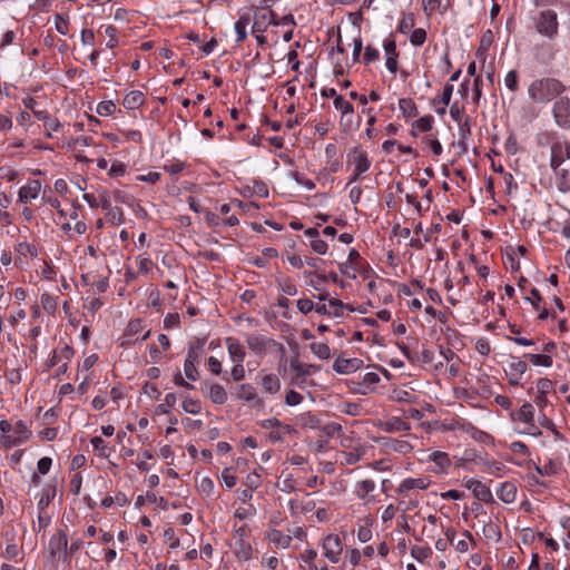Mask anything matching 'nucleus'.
<instances>
[{
    "label": "nucleus",
    "mask_w": 570,
    "mask_h": 570,
    "mask_svg": "<svg viewBox=\"0 0 570 570\" xmlns=\"http://www.w3.org/2000/svg\"><path fill=\"white\" fill-rule=\"evenodd\" d=\"M566 91V86L557 78L543 77L533 80L528 88L529 98L538 105H548Z\"/></svg>",
    "instance_id": "1"
},
{
    "label": "nucleus",
    "mask_w": 570,
    "mask_h": 570,
    "mask_svg": "<svg viewBox=\"0 0 570 570\" xmlns=\"http://www.w3.org/2000/svg\"><path fill=\"white\" fill-rule=\"evenodd\" d=\"M245 342L248 348L258 357H264L267 353L276 352L283 360L286 355L284 345L272 337H267L259 333L246 335Z\"/></svg>",
    "instance_id": "2"
},
{
    "label": "nucleus",
    "mask_w": 570,
    "mask_h": 570,
    "mask_svg": "<svg viewBox=\"0 0 570 570\" xmlns=\"http://www.w3.org/2000/svg\"><path fill=\"white\" fill-rule=\"evenodd\" d=\"M0 431L2 433V443L6 448L19 445L31 436V431L21 420L16 422L14 425L7 420L0 421Z\"/></svg>",
    "instance_id": "3"
},
{
    "label": "nucleus",
    "mask_w": 570,
    "mask_h": 570,
    "mask_svg": "<svg viewBox=\"0 0 570 570\" xmlns=\"http://www.w3.org/2000/svg\"><path fill=\"white\" fill-rule=\"evenodd\" d=\"M558 16L553 10H543L540 12L535 22L537 31L550 39L554 38L558 33Z\"/></svg>",
    "instance_id": "4"
},
{
    "label": "nucleus",
    "mask_w": 570,
    "mask_h": 570,
    "mask_svg": "<svg viewBox=\"0 0 570 570\" xmlns=\"http://www.w3.org/2000/svg\"><path fill=\"white\" fill-rule=\"evenodd\" d=\"M324 557L332 563H337L341 560L343 552V543L337 534L330 533L323 537L321 542Z\"/></svg>",
    "instance_id": "5"
},
{
    "label": "nucleus",
    "mask_w": 570,
    "mask_h": 570,
    "mask_svg": "<svg viewBox=\"0 0 570 570\" xmlns=\"http://www.w3.org/2000/svg\"><path fill=\"white\" fill-rule=\"evenodd\" d=\"M48 551L52 559L68 558V538L67 533L62 530H58L49 540Z\"/></svg>",
    "instance_id": "6"
},
{
    "label": "nucleus",
    "mask_w": 570,
    "mask_h": 570,
    "mask_svg": "<svg viewBox=\"0 0 570 570\" xmlns=\"http://www.w3.org/2000/svg\"><path fill=\"white\" fill-rule=\"evenodd\" d=\"M552 112L559 127L570 129V99L568 97H560L556 100Z\"/></svg>",
    "instance_id": "7"
},
{
    "label": "nucleus",
    "mask_w": 570,
    "mask_h": 570,
    "mask_svg": "<svg viewBox=\"0 0 570 570\" xmlns=\"http://www.w3.org/2000/svg\"><path fill=\"white\" fill-rule=\"evenodd\" d=\"M527 370L528 365L523 360L511 355L508 362V370H505V373L509 377V383L511 385L520 384L521 377L527 372Z\"/></svg>",
    "instance_id": "8"
},
{
    "label": "nucleus",
    "mask_w": 570,
    "mask_h": 570,
    "mask_svg": "<svg viewBox=\"0 0 570 570\" xmlns=\"http://www.w3.org/2000/svg\"><path fill=\"white\" fill-rule=\"evenodd\" d=\"M202 392L207 396L214 404L223 405L228 400V394L225 389L218 383L205 382L202 386Z\"/></svg>",
    "instance_id": "9"
},
{
    "label": "nucleus",
    "mask_w": 570,
    "mask_h": 570,
    "mask_svg": "<svg viewBox=\"0 0 570 570\" xmlns=\"http://www.w3.org/2000/svg\"><path fill=\"white\" fill-rule=\"evenodd\" d=\"M347 164L353 165L354 169L358 173H365L371 167V160L367 153L363 149L355 147L347 154Z\"/></svg>",
    "instance_id": "10"
},
{
    "label": "nucleus",
    "mask_w": 570,
    "mask_h": 570,
    "mask_svg": "<svg viewBox=\"0 0 570 570\" xmlns=\"http://www.w3.org/2000/svg\"><path fill=\"white\" fill-rule=\"evenodd\" d=\"M225 346L229 356V360L233 363H244L246 357L245 347L240 344V342L232 336H228L224 340Z\"/></svg>",
    "instance_id": "11"
},
{
    "label": "nucleus",
    "mask_w": 570,
    "mask_h": 570,
    "mask_svg": "<svg viewBox=\"0 0 570 570\" xmlns=\"http://www.w3.org/2000/svg\"><path fill=\"white\" fill-rule=\"evenodd\" d=\"M463 484L466 489L473 492V495L483 502L492 500V493L490 488L483 484L480 480L475 479H463Z\"/></svg>",
    "instance_id": "12"
},
{
    "label": "nucleus",
    "mask_w": 570,
    "mask_h": 570,
    "mask_svg": "<svg viewBox=\"0 0 570 570\" xmlns=\"http://www.w3.org/2000/svg\"><path fill=\"white\" fill-rule=\"evenodd\" d=\"M431 480L428 476L406 478L396 488L397 494H405L411 490H425L430 487Z\"/></svg>",
    "instance_id": "13"
},
{
    "label": "nucleus",
    "mask_w": 570,
    "mask_h": 570,
    "mask_svg": "<svg viewBox=\"0 0 570 570\" xmlns=\"http://www.w3.org/2000/svg\"><path fill=\"white\" fill-rule=\"evenodd\" d=\"M268 24H279L277 14L272 10L257 12L254 18L252 33L264 32Z\"/></svg>",
    "instance_id": "14"
},
{
    "label": "nucleus",
    "mask_w": 570,
    "mask_h": 570,
    "mask_svg": "<svg viewBox=\"0 0 570 570\" xmlns=\"http://www.w3.org/2000/svg\"><path fill=\"white\" fill-rule=\"evenodd\" d=\"M377 426L386 433L409 432L411 430V424L397 416L380 422Z\"/></svg>",
    "instance_id": "15"
},
{
    "label": "nucleus",
    "mask_w": 570,
    "mask_h": 570,
    "mask_svg": "<svg viewBox=\"0 0 570 570\" xmlns=\"http://www.w3.org/2000/svg\"><path fill=\"white\" fill-rule=\"evenodd\" d=\"M14 252L18 255V257L14 261V264L17 266L23 265V258L38 256V248L36 247V245L28 243L26 240L17 243L14 245Z\"/></svg>",
    "instance_id": "16"
},
{
    "label": "nucleus",
    "mask_w": 570,
    "mask_h": 570,
    "mask_svg": "<svg viewBox=\"0 0 570 570\" xmlns=\"http://www.w3.org/2000/svg\"><path fill=\"white\" fill-rule=\"evenodd\" d=\"M344 308H345V305L343 304L342 301H340L337 298H332V299H328L327 304L324 303L321 305H316L315 311L322 315H332L335 317H340L343 315Z\"/></svg>",
    "instance_id": "17"
},
{
    "label": "nucleus",
    "mask_w": 570,
    "mask_h": 570,
    "mask_svg": "<svg viewBox=\"0 0 570 570\" xmlns=\"http://www.w3.org/2000/svg\"><path fill=\"white\" fill-rule=\"evenodd\" d=\"M362 361L358 358H336L333 370L338 374H351L360 368Z\"/></svg>",
    "instance_id": "18"
},
{
    "label": "nucleus",
    "mask_w": 570,
    "mask_h": 570,
    "mask_svg": "<svg viewBox=\"0 0 570 570\" xmlns=\"http://www.w3.org/2000/svg\"><path fill=\"white\" fill-rule=\"evenodd\" d=\"M513 420H518L528 425L527 431L534 430V409L531 403L525 402L517 413L512 414Z\"/></svg>",
    "instance_id": "19"
},
{
    "label": "nucleus",
    "mask_w": 570,
    "mask_h": 570,
    "mask_svg": "<svg viewBox=\"0 0 570 570\" xmlns=\"http://www.w3.org/2000/svg\"><path fill=\"white\" fill-rule=\"evenodd\" d=\"M41 184L39 180H31L27 185L20 187L18 200L21 203H29L36 199L40 193Z\"/></svg>",
    "instance_id": "20"
},
{
    "label": "nucleus",
    "mask_w": 570,
    "mask_h": 570,
    "mask_svg": "<svg viewBox=\"0 0 570 570\" xmlns=\"http://www.w3.org/2000/svg\"><path fill=\"white\" fill-rule=\"evenodd\" d=\"M550 149H551L550 168L552 170H557L563 164L564 159L567 158L564 155V149L561 145V140L560 139L552 140V145H551Z\"/></svg>",
    "instance_id": "21"
},
{
    "label": "nucleus",
    "mask_w": 570,
    "mask_h": 570,
    "mask_svg": "<svg viewBox=\"0 0 570 570\" xmlns=\"http://www.w3.org/2000/svg\"><path fill=\"white\" fill-rule=\"evenodd\" d=\"M266 539L277 548L287 549L291 546L292 537L284 534L281 530L271 529L266 532Z\"/></svg>",
    "instance_id": "22"
},
{
    "label": "nucleus",
    "mask_w": 570,
    "mask_h": 570,
    "mask_svg": "<svg viewBox=\"0 0 570 570\" xmlns=\"http://www.w3.org/2000/svg\"><path fill=\"white\" fill-rule=\"evenodd\" d=\"M556 177V185L560 193H570V168H561L552 170Z\"/></svg>",
    "instance_id": "23"
},
{
    "label": "nucleus",
    "mask_w": 570,
    "mask_h": 570,
    "mask_svg": "<svg viewBox=\"0 0 570 570\" xmlns=\"http://www.w3.org/2000/svg\"><path fill=\"white\" fill-rule=\"evenodd\" d=\"M289 364H291V368L296 374V380L298 381L299 379H302V382H305L306 376L311 375L312 373H314L315 371L318 370L317 366L312 365V364L301 363V362H298L297 358H292Z\"/></svg>",
    "instance_id": "24"
},
{
    "label": "nucleus",
    "mask_w": 570,
    "mask_h": 570,
    "mask_svg": "<svg viewBox=\"0 0 570 570\" xmlns=\"http://www.w3.org/2000/svg\"><path fill=\"white\" fill-rule=\"evenodd\" d=\"M333 104L335 109L338 110L342 115L340 120L341 127L347 126V124H345V117L351 116L354 112L353 105L341 95L335 97Z\"/></svg>",
    "instance_id": "25"
},
{
    "label": "nucleus",
    "mask_w": 570,
    "mask_h": 570,
    "mask_svg": "<svg viewBox=\"0 0 570 570\" xmlns=\"http://www.w3.org/2000/svg\"><path fill=\"white\" fill-rule=\"evenodd\" d=\"M382 444L391 451L407 454L413 450L412 444L405 440L382 439Z\"/></svg>",
    "instance_id": "26"
},
{
    "label": "nucleus",
    "mask_w": 570,
    "mask_h": 570,
    "mask_svg": "<svg viewBox=\"0 0 570 570\" xmlns=\"http://www.w3.org/2000/svg\"><path fill=\"white\" fill-rule=\"evenodd\" d=\"M498 498L504 503H512L517 499V487L512 482H503L497 492Z\"/></svg>",
    "instance_id": "27"
},
{
    "label": "nucleus",
    "mask_w": 570,
    "mask_h": 570,
    "mask_svg": "<svg viewBox=\"0 0 570 570\" xmlns=\"http://www.w3.org/2000/svg\"><path fill=\"white\" fill-rule=\"evenodd\" d=\"M204 340L197 338L195 342L190 343L185 361L198 364L204 353Z\"/></svg>",
    "instance_id": "28"
},
{
    "label": "nucleus",
    "mask_w": 570,
    "mask_h": 570,
    "mask_svg": "<svg viewBox=\"0 0 570 570\" xmlns=\"http://www.w3.org/2000/svg\"><path fill=\"white\" fill-rule=\"evenodd\" d=\"M145 102V95L139 90L128 92L122 101V105L128 110L139 108Z\"/></svg>",
    "instance_id": "29"
},
{
    "label": "nucleus",
    "mask_w": 570,
    "mask_h": 570,
    "mask_svg": "<svg viewBox=\"0 0 570 570\" xmlns=\"http://www.w3.org/2000/svg\"><path fill=\"white\" fill-rule=\"evenodd\" d=\"M375 488H376V484L373 480L365 479V480L356 482L353 493L360 500H366L368 494L371 492H373L375 490Z\"/></svg>",
    "instance_id": "30"
},
{
    "label": "nucleus",
    "mask_w": 570,
    "mask_h": 570,
    "mask_svg": "<svg viewBox=\"0 0 570 570\" xmlns=\"http://www.w3.org/2000/svg\"><path fill=\"white\" fill-rule=\"evenodd\" d=\"M144 330L142 321L139 318L131 320L124 333V337H126L125 343L131 344L135 343V338L137 335Z\"/></svg>",
    "instance_id": "31"
},
{
    "label": "nucleus",
    "mask_w": 570,
    "mask_h": 570,
    "mask_svg": "<svg viewBox=\"0 0 570 570\" xmlns=\"http://www.w3.org/2000/svg\"><path fill=\"white\" fill-rule=\"evenodd\" d=\"M261 383L264 391L269 394H276L281 390V381L276 374L264 375Z\"/></svg>",
    "instance_id": "32"
},
{
    "label": "nucleus",
    "mask_w": 570,
    "mask_h": 570,
    "mask_svg": "<svg viewBox=\"0 0 570 570\" xmlns=\"http://www.w3.org/2000/svg\"><path fill=\"white\" fill-rule=\"evenodd\" d=\"M236 396L238 400H243L246 402L258 401L256 389L248 383H244L238 386Z\"/></svg>",
    "instance_id": "33"
},
{
    "label": "nucleus",
    "mask_w": 570,
    "mask_h": 570,
    "mask_svg": "<svg viewBox=\"0 0 570 570\" xmlns=\"http://www.w3.org/2000/svg\"><path fill=\"white\" fill-rule=\"evenodd\" d=\"M250 22V18L248 14H242L239 19L235 22L234 29L237 35L236 41L242 42L247 37V27Z\"/></svg>",
    "instance_id": "34"
},
{
    "label": "nucleus",
    "mask_w": 570,
    "mask_h": 570,
    "mask_svg": "<svg viewBox=\"0 0 570 570\" xmlns=\"http://www.w3.org/2000/svg\"><path fill=\"white\" fill-rule=\"evenodd\" d=\"M317 551L313 548H307L303 553L299 554L298 561L304 563L307 570H318V567L315 563Z\"/></svg>",
    "instance_id": "35"
},
{
    "label": "nucleus",
    "mask_w": 570,
    "mask_h": 570,
    "mask_svg": "<svg viewBox=\"0 0 570 570\" xmlns=\"http://www.w3.org/2000/svg\"><path fill=\"white\" fill-rule=\"evenodd\" d=\"M399 109L405 118H413L417 115V107L411 98H401Z\"/></svg>",
    "instance_id": "36"
},
{
    "label": "nucleus",
    "mask_w": 570,
    "mask_h": 570,
    "mask_svg": "<svg viewBox=\"0 0 570 570\" xmlns=\"http://www.w3.org/2000/svg\"><path fill=\"white\" fill-rule=\"evenodd\" d=\"M196 487L200 495L206 498H212L214 495L215 484L209 476H203L199 481H197Z\"/></svg>",
    "instance_id": "37"
},
{
    "label": "nucleus",
    "mask_w": 570,
    "mask_h": 570,
    "mask_svg": "<svg viewBox=\"0 0 570 570\" xmlns=\"http://www.w3.org/2000/svg\"><path fill=\"white\" fill-rule=\"evenodd\" d=\"M429 460L434 462L439 471H444L451 465V460L448 453L434 451L429 455Z\"/></svg>",
    "instance_id": "38"
},
{
    "label": "nucleus",
    "mask_w": 570,
    "mask_h": 570,
    "mask_svg": "<svg viewBox=\"0 0 570 570\" xmlns=\"http://www.w3.org/2000/svg\"><path fill=\"white\" fill-rule=\"evenodd\" d=\"M434 118L431 115L424 116L415 120L412 125V134L415 136L416 131L428 132L432 129Z\"/></svg>",
    "instance_id": "39"
},
{
    "label": "nucleus",
    "mask_w": 570,
    "mask_h": 570,
    "mask_svg": "<svg viewBox=\"0 0 570 570\" xmlns=\"http://www.w3.org/2000/svg\"><path fill=\"white\" fill-rule=\"evenodd\" d=\"M364 453H365V450L362 446H357L353 451H350V452H342V455H343L342 464L353 465V464L357 463L358 461H361Z\"/></svg>",
    "instance_id": "40"
},
{
    "label": "nucleus",
    "mask_w": 570,
    "mask_h": 570,
    "mask_svg": "<svg viewBox=\"0 0 570 570\" xmlns=\"http://www.w3.org/2000/svg\"><path fill=\"white\" fill-rule=\"evenodd\" d=\"M181 407L186 413L196 415L202 412V402L198 399L185 396L181 402Z\"/></svg>",
    "instance_id": "41"
},
{
    "label": "nucleus",
    "mask_w": 570,
    "mask_h": 570,
    "mask_svg": "<svg viewBox=\"0 0 570 570\" xmlns=\"http://www.w3.org/2000/svg\"><path fill=\"white\" fill-rule=\"evenodd\" d=\"M524 357H527L535 366H544V367L552 366V357L547 354L528 353V354H524Z\"/></svg>",
    "instance_id": "42"
},
{
    "label": "nucleus",
    "mask_w": 570,
    "mask_h": 570,
    "mask_svg": "<svg viewBox=\"0 0 570 570\" xmlns=\"http://www.w3.org/2000/svg\"><path fill=\"white\" fill-rule=\"evenodd\" d=\"M107 218L108 222L114 225L118 226L125 223V215L121 208L119 207H111L107 210Z\"/></svg>",
    "instance_id": "43"
},
{
    "label": "nucleus",
    "mask_w": 570,
    "mask_h": 570,
    "mask_svg": "<svg viewBox=\"0 0 570 570\" xmlns=\"http://www.w3.org/2000/svg\"><path fill=\"white\" fill-rule=\"evenodd\" d=\"M393 399L396 402L401 403H414L415 402V395L412 391H407L405 389H396L393 391Z\"/></svg>",
    "instance_id": "44"
},
{
    "label": "nucleus",
    "mask_w": 570,
    "mask_h": 570,
    "mask_svg": "<svg viewBox=\"0 0 570 570\" xmlns=\"http://www.w3.org/2000/svg\"><path fill=\"white\" fill-rule=\"evenodd\" d=\"M311 351L321 360H327L331 357V348L326 343H312Z\"/></svg>",
    "instance_id": "45"
},
{
    "label": "nucleus",
    "mask_w": 570,
    "mask_h": 570,
    "mask_svg": "<svg viewBox=\"0 0 570 570\" xmlns=\"http://www.w3.org/2000/svg\"><path fill=\"white\" fill-rule=\"evenodd\" d=\"M98 32L104 33L106 36H110V39L107 42L108 48L112 49L117 46L118 40L116 38V36H117L116 27H114L112 24H105L99 28Z\"/></svg>",
    "instance_id": "46"
},
{
    "label": "nucleus",
    "mask_w": 570,
    "mask_h": 570,
    "mask_svg": "<svg viewBox=\"0 0 570 570\" xmlns=\"http://www.w3.org/2000/svg\"><path fill=\"white\" fill-rule=\"evenodd\" d=\"M261 425H262V428H264L266 430H271V431L278 430V429L284 430V432H286V433H291V431H292V428L289 425L282 424V422L276 417L264 420V421H262Z\"/></svg>",
    "instance_id": "47"
},
{
    "label": "nucleus",
    "mask_w": 570,
    "mask_h": 570,
    "mask_svg": "<svg viewBox=\"0 0 570 570\" xmlns=\"http://www.w3.org/2000/svg\"><path fill=\"white\" fill-rule=\"evenodd\" d=\"M177 396L174 393H167L164 399V403L159 404L156 407V412L158 414H168L169 409L176 404Z\"/></svg>",
    "instance_id": "48"
},
{
    "label": "nucleus",
    "mask_w": 570,
    "mask_h": 570,
    "mask_svg": "<svg viewBox=\"0 0 570 570\" xmlns=\"http://www.w3.org/2000/svg\"><path fill=\"white\" fill-rule=\"evenodd\" d=\"M415 19L413 13H406L402 17V19L399 22L397 31L400 33H407L411 31L414 27Z\"/></svg>",
    "instance_id": "49"
},
{
    "label": "nucleus",
    "mask_w": 570,
    "mask_h": 570,
    "mask_svg": "<svg viewBox=\"0 0 570 570\" xmlns=\"http://www.w3.org/2000/svg\"><path fill=\"white\" fill-rule=\"evenodd\" d=\"M55 494H56V489L55 488H47V489H43L42 491V495L38 502V509L39 511H43L49 504L50 502L52 501V499L55 498Z\"/></svg>",
    "instance_id": "50"
},
{
    "label": "nucleus",
    "mask_w": 570,
    "mask_h": 570,
    "mask_svg": "<svg viewBox=\"0 0 570 570\" xmlns=\"http://www.w3.org/2000/svg\"><path fill=\"white\" fill-rule=\"evenodd\" d=\"M505 87L514 92L519 89V78L518 72L515 70H510L504 77Z\"/></svg>",
    "instance_id": "51"
},
{
    "label": "nucleus",
    "mask_w": 570,
    "mask_h": 570,
    "mask_svg": "<svg viewBox=\"0 0 570 570\" xmlns=\"http://www.w3.org/2000/svg\"><path fill=\"white\" fill-rule=\"evenodd\" d=\"M426 40V31L422 28L412 30L410 36V42L415 46H422Z\"/></svg>",
    "instance_id": "52"
},
{
    "label": "nucleus",
    "mask_w": 570,
    "mask_h": 570,
    "mask_svg": "<svg viewBox=\"0 0 570 570\" xmlns=\"http://www.w3.org/2000/svg\"><path fill=\"white\" fill-rule=\"evenodd\" d=\"M116 106L112 101H101L97 105L96 111L99 116H110L115 112Z\"/></svg>",
    "instance_id": "53"
},
{
    "label": "nucleus",
    "mask_w": 570,
    "mask_h": 570,
    "mask_svg": "<svg viewBox=\"0 0 570 570\" xmlns=\"http://www.w3.org/2000/svg\"><path fill=\"white\" fill-rule=\"evenodd\" d=\"M483 533L487 538L499 541L501 539V532L497 524L488 522L483 528Z\"/></svg>",
    "instance_id": "54"
},
{
    "label": "nucleus",
    "mask_w": 570,
    "mask_h": 570,
    "mask_svg": "<svg viewBox=\"0 0 570 570\" xmlns=\"http://www.w3.org/2000/svg\"><path fill=\"white\" fill-rule=\"evenodd\" d=\"M184 373L188 380L197 381L199 376L197 364L184 361Z\"/></svg>",
    "instance_id": "55"
},
{
    "label": "nucleus",
    "mask_w": 570,
    "mask_h": 570,
    "mask_svg": "<svg viewBox=\"0 0 570 570\" xmlns=\"http://www.w3.org/2000/svg\"><path fill=\"white\" fill-rule=\"evenodd\" d=\"M249 529L246 524H243L234 529V538L240 548L245 547V538L247 537Z\"/></svg>",
    "instance_id": "56"
},
{
    "label": "nucleus",
    "mask_w": 570,
    "mask_h": 570,
    "mask_svg": "<svg viewBox=\"0 0 570 570\" xmlns=\"http://www.w3.org/2000/svg\"><path fill=\"white\" fill-rule=\"evenodd\" d=\"M464 539H461L454 543L455 550L464 553L469 550V543L473 540L472 534L469 531L463 532Z\"/></svg>",
    "instance_id": "57"
},
{
    "label": "nucleus",
    "mask_w": 570,
    "mask_h": 570,
    "mask_svg": "<svg viewBox=\"0 0 570 570\" xmlns=\"http://www.w3.org/2000/svg\"><path fill=\"white\" fill-rule=\"evenodd\" d=\"M90 442H91L94 449L97 450L101 456H104V458L109 456V450H108L105 441L100 436L92 438Z\"/></svg>",
    "instance_id": "58"
},
{
    "label": "nucleus",
    "mask_w": 570,
    "mask_h": 570,
    "mask_svg": "<svg viewBox=\"0 0 570 570\" xmlns=\"http://www.w3.org/2000/svg\"><path fill=\"white\" fill-rule=\"evenodd\" d=\"M303 401V395L299 394L298 392L294 391V390H289L286 392V395H285V404L288 405V406H295V405H298L299 403H302Z\"/></svg>",
    "instance_id": "59"
},
{
    "label": "nucleus",
    "mask_w": 570,
    "mask_h": 570,
    "mask_svg": "<svg viewBox=\"0 0 570 570\" xmlns=\"http://www.w3.org/2000/svg\"><path fill=\"white\" fill-rule=\"evenodd\" d=\"M380 59V52L376 48L372 47V46H366L365 47V52H364V56H363V62L368 65L371 62H374L376 60Z\"/></svg>",
    "instance_id": "60"
},
{
    "label": "nucleus",
    "mask_w": 570,
    "mask_h": 570,
    "mask_svg": "<svg viewBox=\"0 0 570 570\" xmlns=\"http://www.w3.org/2000/svg\"><path fill=\"white\" fill-rule=\"evenodd\" d=\"M441 6V0H422V9L426 17H431Z\"/></svg>",
    "instance_id": "61"
},
{
    "label": "nucleus",
    "mask_w": 570,
    "mask_h": 570,
    "mask_svg": "<svg viewBox=\"0 0 570 570\" xmlns=\"http://www.w3.org/2000/svg\"><path fill=\"white\" fill-rule=\"evenodd\" d=\"M383 49L386 57H399V52L396 51V43L392 37H389L383 41Z\"/></svg>",
    "instance_id": "62"
},
{
    "label": "nucleus",
    "mask_w": 570,
    "mask_h": 570,
    "mask_svg": "<svg viewBox=\"0 0 570 570\" xmlns=\"http://www.w3.org/2000/svg\"><path fill=\"white\" fill-rule=\"evenodd\" d=\"M55 26H56V30L62 35V36H66L69 31V21L67 18L60 16V14H57L56 16V19H55Z\"/></svg>",
    "instance_id": "63"
},
{
    "label": "nucleus",
    "mask_w": 570,
    "mask_h": 570,
    "mask_svg": "<svg viewBox=\"0 0 570 570\" xmlns=\"http://www.w3.org/2000/svg\"><path fill=\"white\" fill-rule=\"evenodd\" d=\"M222 480L228 489H232L237 483V478L232 473L230 468H225L222 472Z\"/></svg>",
    "instance_id": "64"
}]
</instances>
